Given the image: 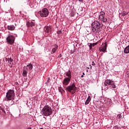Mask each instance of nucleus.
<instances>
[{
    "instance_id": "36",
    "label": "nucleus",
    "mask_w": 129,
    "mask_h": 129,
    "mask_svg": "<svg viewBox=\"0 0 129 129\" xmlns=\"http://www.w3.org/2000/svg\"><path fill=\"white\" fill-rule=\"evenodd\" d=\"M27 129H32V127H29L27 128Z\"/></svg>"
},
{
    "instance_id": "29",
    "label": "nucleus",
    "mask_w": 129,
    "mask_h": 129,
    "mask_svg": "<svg viewBox=\"0 0 129 129\" xmlns=\"http://www.w3.org/2000/svg\"><path fill=\"white\" fill-rule=\"evenodd\" d=\"M74 52H75L74 50H71L70 53H71V54H74Z\"/></svg>"
},
{
    "instance_id": "23",
    "label": "nucleus",
    "mask_w": 129,
    "mask_h": 129,
    "mask_svg": "<svg viewBox=\"0 0 129 129\" xmlns=\"http://www.w3.org/2000/svg\"><path fill=\"white\" fill-rule=\"evenodd\" d=\"M127 14H128V13L126 12H123L122 13V16H123V17H124V16H126V15H127Z\"/></svg>"
},
{
    "instance_id": "34",
    "label": "nucleus",
    "mask_w": 129,
    "mask_h": 129,
    "mask_svg": "<svg viewBox=\"0 0 129 129\" xmlns=\"http://www.w3.org/2000/svg\"><path fill=\"white\" fill-rule=\"evenodd\" d=\"M15 84H16V85H19V83H18L17 82H16V83H15Z\"/></svg>"
},
{
    "instance_id": "21",
    "label": "nucleus",
    "mask_w": 129,
    "mask_h": 129,
    "mask_svg": "<svg viewBox=\"0 0 129 129\" xmlns=\"http://www.w3.org/2000/svg\"><path fill=\"white\" fill-rule=\"evenodd\" d=\"M59 92H60V93H63V92H65V91L63 90V88H61V87H59L58 88Z\"/></svg>"
},
{
    "instance_id": "28",
    "label": "nucleus",
    "mask_w": 129,
    "mask_h": 129,
    "mask_svg": "<svg viewBox=\"0 0 129 129\" xmlns=\"http://www.w3.org/2000/svg\"><path fill=\"white\" fill-rule=\"evenodd\" d=\"M47 83H49V82H50V78H48L47 79Z\"/></svg>"
},
{
    "instance_id": "27",
    "label": "nucleus",
    "mask_w": 129,
    "mask_h": 129,
    "mask_svg": "<svg viewBox=\"0 0 129 129\" xmlns=\"http://www.w3.org/2000/svg\"><path fill=\"white\" fill-rule=\"evenodd\" d=\"M97 44V42L93 43L92 44V46H93V47H94V46H96Z\"/></svg>"
},
{
    "instance_id": "24",
    "label": "nucleus",
    "mask_w": 129,
    "mask_h": 129,
    "mask_svg": "<svg viewBox=\"0 0 129 129\" xmlns=\"http://www.w3.org/2000/svg\"><path fill=\"white\" fill-rule=\"evenodd\" d=\"M89 49L91 50L92 49V43H88Z\"/></svg>"
},
{
    "instance_id": "4",
    "label": "nucleus",
    "mask_w": 129,
    "mask_h": 129,
    "mask_svg": "<svg viewBox=\"0 0 129 129\" xmlns=\"http://www.w3.org/2000/svg\"><path fill=\"white\" fill-rule=\"evenodd\" d=\"M64 88L66 89V91H68L70 93H72V94H74V93H75V91L77 89V87H76L74 83L71 84L69 86L64 87Z\"/></svg>"
},
{
    "instance_id": "14",
    "label": "nucleus",
    "mask_w": 129,
    "mask_h": 129,
    "mask_svg": "<svg viewBox=\"0 0 129 129\" xmlns=\"http://www.w3.org/2000/svg\"><path fill=\"white\" fill-rule=\"evenodd\" d=\"M15 29H16V27L14 25L7 26V30H9V31H15Z\"/></svg>"
},
{
    "instance_id": "41",
    "label": "nucleus",
    "mask_w": 129,
    "mask_h": 129,
    "mask_svg": "<svg viewBox=\"0 0 129 129\" xmlns=\"http://www.w3.org/2000/svg\"><path fill=\"white\" fill-rule=\"evenodd\" d=\"M87 69H89V68H88V67H87Z\"/></svg>"
},
{
    "instance_id": "26",
    "label": "nucleus",
    "mask_w": 129,
    "mask_h": 129,
    "mask_svg": "<svg viewBox=\"0 0 129 129\" xmlns=\"http://www.w3.org/2000/svg\"><path fill=\"white\" fill-rule=\"evenodd\" d=\"M56 34H58V35H59V34H62V30L57 31Z\"/></svg>"
},
{
    "instance_id": "13",
    "label": "nucleus",
    "mask_w": 129,
    "mask_h": 129,
    "mask_svg": "<svg viewBox=\"0 0 129 129\" xmlns=\"http://www.w3.org/2000/svg\"><path fill=\"white\" fill-rule=\"evenodd\" d=\"M23 69L26 70L27 71H31L33 69V64L30 63L27 65V66L24 67Z\"/></svg>"
},
{
    "instance_id": "19",
    "label": "nucleus",
    "mask_w": 129,
    "mask_h": 129,
    "mask_svg": "<svg viewBox=\"0 0 129 129\" xmlns=\"http://www.w3.org/2000/svg\"><path fill=\"white\" fill-rule=\"evenodd\" d=\"M27 71V70H25L23 69L22 73V76H23V77H27V75L28 74V72Z\"/></svg>"
},
{
    "instance_id": "33",
    "label": "nucleus",
    "mask_w": 129,
    "mask_h": 129,
    "mask_svg": "<svg viewBox=\"0 0 129 129\" xmlns=\"http://www.w3.org/2000/svg\"><path fill=\"white\" fill-rule=\"evenodd\" d=\"M92 63H93L92 64V65H93V66L95 65V63H94V61H93Z\"/></svg>"
},
{
    "instance_id": "16",
    "label": "nucleus",
    "mask_w": 129,
    "mask_h": 129,
    "mask_svg": "<svg viewBox=\"0 0 129 129\" xmlns=\"http://www.w3.org/2000/svg\"><path fill=\"white\" fill-rule=\"evenodd\" d=\"M91 101V97L90 96H89L87 98V99L86 100V102H85V105H87V104H89V102Z\"/></svg>"
},
{
    "instance_id": "2",
    "label": "nucleus",
    "mask_w": 129,
    "mask_h": 129,
    "mask_svg": "<svg viewBox=\"0 0 129 129\" xmlns=\"http://www.w3.org/2000/svg\"><path fill=\"white\" fill-rule=\"evenodd\" d=\"M42 113L44 116H49V115H51L53 113V111H52L51 107L46 105L43 108Z\"/></svg>"
},
{
    "instance_id": "1",
    "label": "nucleus",
    "mask_w": 129,
    "mask_h": 129,
    "mask_svg": "<svg viewBox=\"0 0 129 129\" xmlns=\"http://www.w3.org/2000/svg\"><path fill=\"white\" fill-rule=\"evenodd\" d=\"M101 30H102V28L99 22L95 21L92 23V31L93 34H99Z\"/></svg>"
},
{
    "instance_id": "15",
    "label": "nucleus",
    "mask_w": 129,
    "mask_h": 129,
    "mask_svg": "<svg viewBox=\"0 0 129 129\" xmlns=\"http://www.w3.org/2000/svg\"><path fill=\"white\" fill-rule=\"evenodd\" d=\"M54 48L52 49L51 53V54H54V53H56V51H57V49H58V45L54 44Z\"/></svg>"
},
{
    "instance_id": "9",
    "label": "nucleus",
    "mask_w": 129,
    "mask_h": 129,
    "mask_svg": "<svg viewBox=\"0 0 129 129\" xmlns=\"http://www.w3.org/2000/svg\"><path fill=\"white\" fill-rule=\"evenodd\" d=\"M70 81H71V79L69 78H66L63 79L62 82L63 86L64 87H66L65 86H67L70 83Z\"/></svg>"
},
{
    "instance_id": "22",
    "label": "nucleus",
    "mask_w": 129,
    "mask_h": 129,
    "mask_svg": "<svg viewBox=\"0 0 129 129\" xmlns=\"http://www.w3.org/2000/svg\"><path fill=\"white\" fill-rule=\"evenodd\" d=\"M122 117V116H121V114H118L117 115V118L119 119V121H120V120H121Z\"/></svg>"
},
{
    "instance_id": "6",
    "label": "nucleus",
    "mask_w": 129,
    "mask_h": 129,
    "mask_svg": "<svg viewBox=\"0 0 129 129\" xmlns=\"http://www.w3.org/2000/svg\"><path fill=\"white\" fill-rule=\"evenodd\" d=\"M104 85H105V86H108L109 85L110 86V87H111L112 86V88H115L116 87L114 81L108 79H107L104 82Z\"/></svg>"
},
{
    "instance_id": "25",
    "label": "nucleus",
    "mask_w": 129,
    "mask_h": 129,
    "mask_svg": "<svg viewBox=\"0 0 129 129\" xmlns=\"http://www.w3.org/2000/svg\"><path fill=\"white\" fill-rule=\"evenodd\" d=\"M106 50V48L105 47H103L102 49H101V51H102V52H105Z\"/></svg>"
},
{
    "instance_id": "18",
    "label": "nucleus",
    "mask_w": 129,
    "mask_h": 129,
    "mask_svg": "<svg viewBox=\"0 0 129 129\" xmlns=\"http://www.w3.org/2000/svg\"><path fill=\"white\" fill-rule=\"evenodd\" d=\"M5 114L6 111L5 110V107L4 106H0V114Z\"/></svg>"
},
{
    "instance_id": "39",
    "label": "nucleus",
    "mask_w": 129,
    "mask_h": 129,
    "mask_svg": "<svg viewBox=\"0 0 129 129\" xmlns=\"http://www.w3.org/2000/svg\"><path fill=\"white\" fill-rule=\"evenodd\" d=\"M86 71H87V72H88V70H87Z\"/></svg>"
},
{
    "instance_id": "8",
    "label": "nucleus",
    "mask_w": 129,
    "mask_h": 129,
    "mask_svg": "<svg viewBox=\"0 0 129 129\" xmlns=\"http://www.w3.org/2000/svg\"><path fill=\"white\" fill-rule=\"evenodd\" d=\"M15 40H16V38L15 36H14V35H9L6 38V41L9 45H13V44L15 43Z\"/></svg>"
},
{
    "instance_id": "37",
    "label": "nucleus",
    "mask_w": 129,
    "mask_h": 129,
    "mask_svg": "<svg viewBox=\"0 0 129 129\" xmlns=\"http://www.w3.org/2000/svg\"><path fill=\"white\" fill-rule=\"evenodd\" d=\"M81 77L82 78H83V77H84L83 75H82V76H81Z\"/></svg>"
},
{
    "instance_id": "35",
    "label": "nucleus",
    "mask_w": 129,
    "mask_h": 129,
    "mask_svg": "<svg viewBox=\"0 0 129 129\" xmlns=\"http://www.w3.org/2000/svg\"><path fill=\"white\" fill-rule=\"evenodd\" d=\"M90 69H92V67L91 66V64H90Z\"/></svg>"
},
{
    "instance_id": "32",
    "label": "nucleus",
    "mask_w": 129,
    "mask_h": 129,
    "mask_svg": "<svg viewBox=\"0 0 129 129\" xmlns=\"http://www.w3.org/2000/svg\"><path fill=\"white\" fill-rule=\"evenodd\" d=\"M79 2H80L81 3H83L84 0H78Z\"/></svg>"
},
{
    "instance_id": "31",
    "label": "nucleus",
    "mask_w": 129,
    "mask_h": 129,
    "mask_svg": "<svg viewBox=\"0 0 129 129\" xmlns=\"http://www.w3.org/2000/svg\"><path fill=\"white\" fill-rule=\"evenodd\" d=\"M107 47V44H105L104 46L103 47L104 48H106Z\"/></svg>"
},
{
    "instance_id": "40",
    "label": "nucleus",
    "mask_w": 129,
    "mask_h": 129,
    "mask_svg": "<svg viewBox=\"0 0 129 129\" xmlns=\"http://www.w3.org/2000/svg\"><path fill=\"white\" fill-rule=\"evenodd\" d=\"M44 117V118H45V119H46V117Z\"/></svg>"
},
{
    "instance_id": "38",
    "label": "nucleus",
    "mask_w": 129,
    "mask_h": 129,
    "mask_svg": "<svg viewBox=\"0 0 129 129\" xmlns=\"http://www.w3.org/2000/svg\"><path fill=\"white\" fill-rule=\"evenodd\" d=\"M83 75H85V74L84 73H83Z\"/></svg>"
},
{
    "instance_id": "17",
    "label": "nucleus",
    "mask_w": 129,
    "mask_h": 129,
    "mask_svg": "<svg viewBox=\"0 0 129 129\" xmlns=\"http://www.w3.org/2000/svg\"><path fill=\"white\" fill-rule=\"evenodd\" d=\"M66 76L68 77L67 78H70L71 79L72 76H71V71L70 70H69L66 72Z\"/></svg>"
},
{
    "instance_id": "7",
    "label": "nucleus",
    "mask_w": 129,
    "mask_h": 129,
    "mask_svg": "<svg viewBox=\"0 0 129 129\" xmlns=\"http://www.w3.org/2000/svg\"><path fill=\"white\" fill-rule=\"evenodd\" d=\"M99 20L101 21V22H103L105 23L107 22V19L105 17V13L103 11H101L99 14Z\"/></svg>"
},
{
    "instance_id": "12",
    "label": "nucleus",
    "mask_w": 129,
    "mask_h": 129,
    "mask_svg": "<svg viewBox=\"0 0 129 129\" xmlns=\"http://www.w3.org/2000/svg\"><path fill=\"white\" fill-rule=\"evenodd\" d=\"M26 25L28 28H33L36 26V22L35 21H28L27 22Z\"/></svg>"
},
{
    "instance_id": "30",
    "label": "nucleus",
    "mask_w": 129,
    "mask_h": 129,
    "mask_svg": "<svg viewBox=\"0 0 129 129\" xmlns=\"http://www.w3.org/2000/svg\"><path fill=\"white\" fill-rule=\"evenodd\" d=\"M58 57H59V58H61V57H62V54H59Z\"/></svg>"
},
{
    "instance_id": "5",
    "label": "nucleus",
    "mask_w": 129,
    "mask_h": 129,
    "mask_svg": "<svg viewBox=\"0 0 129 129\" xmlns=\"http://www.w3.org/2000/svg\"><path fill=\"white\" fill-rule=\"evenodd\" d=\"M41 18H46L49 16V10L47 8L42 9V11L38 12Z\"/></svg>"
},
{
    "instance_id": "10",
    "label": "nucleus",
    "mask_w": 129,
    "mask_h": 129,
    "mask_svg": "<svg viewBox=\"0 0 129 129\" xmlns=\"http://www.w3.org/2000/svg\"><path fill=\"white\" fill-rule=\"evenodd\" d=\"M44 32L47 34H52V26H46L44 28Z\"/></svg>"
},
{
    "instance_id": "20",
    "label": "nucleus",
    "mask_w": 129,
    "mask_h": 129,
    "mask_svg": "<svg viewBox=\"0 0 129 129\" xmlns=\"http://www.w3.org/2000/svg\"><path fill=\"white\" fill-rule=\"evenodd\" d=\"M123 52L125 54H128V53H129V45L124 48Z\"/></svg>"
},
{
    "instance_id": "11",
    "label": "nucleus",
    "mask_w": 129,
    "mask_h": 129,
    "mask_svg": "<svg viewBox=\"0 0 129 129\" xmlns=\"http://www.w3.org/2000/svg\"><path fill=\"white\" fill-rule=\"evenodd\" d=\"M5 60L6 61V62H8V66H9V67H10L11 68H13V58H12V57H9V58H6Z\"/></svg>"
},
{
    "instance_id": "3",
    "label": "nucleus",
    "mask_w": 129,
    "mask_h": 129,
    "mask_svg": "<svg viewBox=\"0 0 129 129\" xmlns=\"http://www.w3.org/2000/svg\"><path fill=\"white\" fill-rule=\"evenodd\" d=\"M15 99V91L14 90H9L6 93V100L9 101L10 100H14Z\"/></svg>"
}]
</instances>
